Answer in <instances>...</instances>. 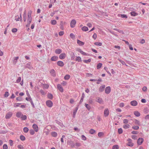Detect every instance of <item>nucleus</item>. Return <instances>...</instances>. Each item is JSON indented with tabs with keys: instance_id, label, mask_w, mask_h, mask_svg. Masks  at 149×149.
Masks as SVG:
<instances>
[{
	"instance_id": "49530a36",
	"label": "nucleus",
	"mask_w": 149,
	"mask_h": 149,
	"mask_svg": "<svg viewBox=\"0 0 149 149\" xmlns=\"http://www.w3.org/2000/svg\"><path fill=\"white\" fill-rule=\"evenodd\" d=\"M94 44L96 45H98L99 46H101L102 45V43L100 42H95L94 43Z\"/></svg>"
},
{
	"instance_id": "774afa93",
	"label": "nucleus",
	"mask_w": 149,
	"mask_h": 149,
	"mask_svg": "<svg viewBox=\"0 0 149 149\" xmlns=\"http://www.w3.org/2000/svg\"><path fill=\"white\" fill-rule=\"evenodd\" d=\"M145 119L146 120L149 119V114H148L145 116Z\"/></svg>"
},
{
	"instance_id": "58836bf2",
	"label": "nucleus",
	"mask_w": 149,
	"mask_h": 149,
	"mask_svg": "<svg viewBox=\"0 0 149 149\" xmlns=\"http://www.w3.org/2000/svg\"><path fill=\"white\" fill-rule=\"evenodd\" d=\"M29 130V129L28 127H25L23 129V131L25 133L27 132Z\"/></svg>"
},
{
	"instance_id": "603ef678",
	"label": "nucleus",
	"mask_w": 149,
	"mask_h": 149,
	"mask_svg": "<svg viewBox=\"0 0 149 149\" xmlns=\"http://www.w3.org/2000/svg\"><path fill=\"white\" fill-rule=\"evenodd\" d=\"M119 61L123 65H126V66H127V65L126 64L125 62L121 60H119Z\"/></svg>"
},
{
	"instance_id": "c85d7f7f",
	"label": "nucleus",
	"mask_w": 149,
	"mask_h": 149,
	"mask_svg": "<svg viewBox=\"0 0 149 149\" xmlns=\"http://www.w3.org/2000/svg\"><path fill=\"white\" fill-rule=\"evenodd\" d=\"M75 60L79 62H80L81 61V58L79 56H76Z\"/></svg>"
},
{
	"instance_id": "864d4df0",
	"label": "nucleus",
	"mask_w": 149,
	"mask_h": 149,
	"mask_svg": "<svg viewBox=\"0 0 149 149\" xmlns=\"http://www.w3.org/2000/svg\"><path fill=\"white\" fill-rule=\"evenodd\" d=\"M22 116L21 117V119L22 120H25L26 118L27 117L26 115H22Z\"/></svg>"
},
{
	"instance_id": "a211bd4d",
	"label": "nucleus",
	"mask_w": 149,
	"mask_h": 149,
	"mask_svg": "<svg viewBox=\"0 0 149 149\" xmlns=\"http://www.w3.org/2000/svg\"><path fill=\"white\" fill-rule=\"evenodd\" d=\"M58 59V57L56 56H54L52 57L51 60L52 61H56Z\"/></svg>"
},
{
	"instance_id": "de8ad7c7",
	"label": "nucleus",
	"mask_w": 149,
	"mask_h": 149,
	"mask_svg": "<svg viewBox=\"0 0 149 149\" xmlns=\"http://www.w3.org/2000/svg\"><path fill=\"white\" fill-rule=\"evenodd\" d=\"M91 61V59L89 58L87 60H84L83 61L84 63H88L90 62Z\"/></svg>"
},
{
	"instance_id": "473e14b6",
	"label": "nucleus",
	"mask_w": 149,
	"mask_h": 149,
	"mask_svg": "<svg viewBox=\"0 0 149 149\" xmlns=\"http://www.w3.org/2000/svg\"><path fill=\"white\" fill-rule=\"evenodd\" d=\"M70 76L69 75L66 74L64 78L65 80H68L70 78Z\"/></svg>"
},
{
	"instance_id": "1a4fd4ad",
	"label": "nucleus",
	"mask_w": 149,
	"mask_h": 149,
	"mask_svg": "<svg viewBox=\"0 0 149 149\" xmlns=\"http://www.w3.org/2000/svg\"><path fill=\"white\" fill-rule=\"evenodd\" d=\"M66 57V54L64 53H61L59 56V58L61 59H64Z\"/></svg>"
},
{
	"instance_id": "a19ab883",
	"label": "nucleus",
	"mask_w": 149,
	"mask_h": 149,
	"mask_svg": "<svg viewBox=\"0 0 149 149\" xmlns=\"http://www.w3.org/2000/svg\"><path fill=\"white\" fill-rule=\"evenodd\" d=\"M20 139L22 141H24L25 139V138L24 136L22 135H21L20 136Z\"/></svg>"
},
{
	"instance_id": "680f3d73",
	"label": "nucleus",
	"mask_w": 149,
	"mask_h": 149,
	"mask_svg": "<svg viewBox=\"0 0 149 149\" xmlns=\"http://www.w3.org/2000/svg\"><path fill=\"white\" fill-rule=\"evenodd\" d=\"M16 100L18 101H21L22 100V98L21 97H17Z\"/></svg>"
},
{
	"instance_id": "6e6d98bb",
	"label": "nucleus",
	"mask_w": 149,
	"mask_h": 149,
	"mask_svg": "<svg viewBox=\"0 0 149 149\" xmlns=\"http://www.w3.org/2000/svg\"><path fill=\"white\" fill-rule=\"evenodd\" d=\"M21 103H16L14 104V107H19L20 106Z\"/></svg>"
},
{
	"instance_id": "a18cd8bd",
	"label": "nucleus",
	"mask_w": 149,
	"mask_h": 149,
	"mask_svg": "<svg viewBox=\"0 0 149 149\" xmlns=\"http://www.w3.org/2000/svg\"><path fill=\"white\" fill-rule=\"evenodd\" d=\"M123 130L121 128H119L118 129V132L119 134H121L122 133Z\"/></svg>"
},
{
	"instance_id": "72a5a7b5",
	"label": "nucleus",
	"mask_w": 149,
	"mask_h": 149,
	"mask_svg": "<svg viewBox=\"0 0 149 149\" xmlns=\"http://www.w3.org/2000/svg\"><path fill=\"white\" fill-rule=\"evenodd\" d=\"M48 97L50 99H52L53 98V95L50 93H48L47 95Z\"/></svg>"
},
{
	"instance_id": "2eb2a0df",
	"label": "nucleus",
	"mask_w": 149,
	"mask_h": 149,
	"mask_svg": "<svg viewBox=\"0 0 149 149\" xmlns=\"http://www.w3.org/2000/svg\"><path fill=\"white\" fill-rule=\"evenodd\" d=\"M51 75L53 77H55L56 75L55 71L54 69H52L50 71Z\"/></svg>"
},
{
	"instance_id": "4d7b16f0",
	"label": "nucleus",
	"mask_w": 149,
	"mask_h": 149,
	"mask_svg": "<svg viewBox=\"0 0 149 149\" xmlns=\"http://www.w3.org/2000/svg\"><path fill=\"white\" fill-rule=\"evenodd\" d=\"M81 54L83 55L84 56H88V55L86 53L84 52L82 50H81L80 52Z\"/></svg>"
},
{
	"instance_id": "2f4dec72",
	"label": "nucleus",
	"mask_w": 149,
	"mask_h": 149,
	"mask_svg": "<svg viewBox=\"0 0 149 149\" xmlns=\"http://www.w3.org/2000/svg\"><path fill=\"white\" fill-rule=\"evenodd\" d=\"M89 132L90 134H93L95 133L96 131L94 130L91 129L90 130Z\"/></svg>"
},
{
	"instance_id": "f03ea898",
	"label": "nucleus",
	"mask_w": 149,
	"mask_h": 149,
	"mask_svg": "<svg viewBox=\"0 0 149 149\" xmlns=\"http://www.w3.org/2000/svg\"><path fill=\"white\" fill-rule=\"evenodd\" d=\"M76 23V21L75 19H73L72 20L70 23V26L72 28H74L75 26Z\"/></svg>"
},
{
	"instance_id": "0eeeda50",
	"label": "nucleus",
	"mask_w": 149,
	"mask_h": 149,
	"mask_svg": "<svg viewBox=\"0 0 149 149\" xmlns=\"http://www.w3.org/2000/svg\"><path fill=\"white\" fill-rule=\"evenodd\" d=\"M111 92V88L110 86L107 87L105 90V92L107 94H109Z\"/></svg>"
},
{
	"instance_id": "4c0bfd02",
	"label": "nucleus",
	"mask_w": 149,
	"mask_h": 149,
	"mask_svg": "<svg viewBox=\"0 0 149 149\" xmlns=\"http://www.w3.org/2000/svg\"><path fill=\"white\" fill-rule=\"evenodd\" d=\"M130 127V125L129 124H127L123 126V127L125 129L129 128Z\"/></svg>"
},
{
	"instance_id": "8fccbe9b",
	"label": "nucleus",
	"mask_w": 149,
	"mask_h": 149,
	"mask_svg": "<svg viewBox=\"0 0 149 149\" xmlns=\"http://www.w3.org/2000/svg\"><path fill=\"white\" fill-rule=\"evenodd\" d=\"M9 95V94L8 92H5V94H4V96L5 97H8Z\"/></svg>"
},
{
	"instance_id": "3c124183",
	"label": "nucleus",
	"mask_w": 149,
	"mask_h": 149,
	"mask_svg": "<svg viewBox=\"0 0 149 149\" xmlns=\"http://www.w3.org/2000/svg\"><path fill=\"white\" fill-rule=\"evenodd\" d=\"M30 134L31 135H33L35 134L34 131L33 130H29Z\"/></svg>"
},
{
	"instance_id": "9d476101",
	"label": "nucleus",
	"mask_w": 149,
	"mask_h": 149,
	"mask_svg": "<svg viewBox=\"0 0 149 149\" xmlns=\"http://www.w3.org/2000/svg\"><path fill=\"white\" fill-rule=\"evenodd\" d=\"M109 114V111L108 109H106L104 111V115L105 117L107 116Z\"/></svg>"
},
{
	"instance_id": "cd10ccee",
	"label": "nucleus",
	"mask_w": 149,
	"mask_h": 149,
	"mask_svg": "<svg viewBox=\"0 0 149 149\" xmlns=\"http://www.w3.org/2000/svg\"><path fill=\"white\" fill-rule=\"evenodd\" d=\"M22 115H23L22 114V113L20 112H17L16 114V116L18 118L20 117V116Z\"/></svg>"
},
{
	"instance_id": "f3484780",
	"label": "nucleus",
	"mask_w": 149,
	"mask_h": 149,
	"mask_svg": "<svg viewBox=\"0 0 149 149\" xmlns=\"http://www.w3.org/2000/svg\"><path fill=\"white\" fill-rule=\"evenodd\" d=\"M130 104L132 106H135L137 104V102L136 100H133L131 102Z\"/></svg>"
},
{
	"instance_id": "423d86ee",
	"label": "nucleus",
	"mask_w": 149,
	"mask_h": 149,
	"mask_svg": "<svg viewBox=\"0 0 149 149\" xmlns=\"http://www.w3.org/2000/svg\"><path fill=\"white\" fill-rule=\"evenodd\" d=\"M12 113L11 112H9L6 114L5 118L6 119L10 118L12 115Z\"/></svg>"
},
{
	"instance_id": "c9c22d12",
	"label": "nucleus",
	"mask_w": 149,
	"mask_h": 149,
	"mask_svg": "<svg viewBox=\"0 0 149 149\" xmlns=\"http://www.w3.org/2000/svg\"><path fill=\"white\" fill-rule=\"evenodd\" d=\"M71 57L72 60H75V56L74 53H72V54H71Z\"/></svg>"
},
{
	"instance_id": "338daca9",
	"label": "nucleus",
	"mask_w": 149,
	"mask_h": 149,
	"mask_svg": "<svg viewBox=\"0 0 149 149\" xmlns=\"http://www.w3.org/2000/svg\"><path fill=\"white\" fill-rule=\"evenodd\" d=\"M81 138L82 140L85 141L86 140V137L83 135H82L81 136Z\"/></svg>"
},
{
	"instance_id": "09e8293b",
	"label": "nucleus",
	"mask_w": 149,
	"mask_h": 149,
	"mask_svg": "<svg viewBox=\"0 0 149 149\" xmlns=\"http://www.w3.org/2000/svg\"><path fill=\"white\" fill-rule=\"evenodd\" d=\"M15 20H16L17 21H19L20 20V18L18 15H16L15 16Z\"/></svg>"
},
{
	"instance_id": "4468645a",
	"label": "nucleus",
	"mask_w": 149,
	"mask_h": 149,
	"mask_svg": "<svg viewBox=\"0 0 149 149\" xmlns=\"http://www.w3.org/2000/svg\"><path fill=\"white\" fill-rule=\"evenodd\" d=\"M32 127L35 131L37 132L38 131V127L37 125L36 124H33L32 125Z\"/></svg>"
},
{
	"instance_id": "b1692460",
	"label": "nucleus",
	"mask_w": 149,
	"mask_h": 149,
	"mask_svg": "<svg viewBox=\"0 0 149 149\" xmlns=\"http://www.w3.org/2000/svg\"><path fill=\"white\" fill-rule=\"evenodd\" d=\"M19 58V57L17 56L15 57L14 59L13 60V63L14 64H15L17 61V60Z\"/></svg>"
},
{
	"instance_id": "ea45409f",
	"label": "nucleus",
	"mask_w": 149,
	"mask_h": 149,
	"mask_svg": "<svg viewBox=\"0 0 149 149\" xmlns=\"http://www.w3.org/2000/svg\"><path fill=\"white\" fill-rule=\"evenodd\" d=\"M134 123L136 125H140V121L136 119H135Z\"/></svg>"
},
{
	"instance_id": "37998d69",
	"label": "nucleus",
	"mask_w": 149,
	"mask_h": 149,
	"mask_svg": "<svg viewBox=\"0 0 149 149\" xmlns=\"http://www.w3.org/2000/svg\"><path fill=\"white\" fill-rule=\"evenodd\" d=\"M132 128L134 130H138L139 128V127L137 126H132Z\"/></svg>"
},
{
	"instance_id": "dca6fc26",
	"label": "nucleus",
	"mask_w": 149,
	"mask_h": 149,
	"mask_svg": "<svg viewBox=\"0 0 149 149\" xmlns=\"http://www.w3.org/2000/svg\"><path fill=\"white\" fill-rule=\"evenodd\" d=\"M78 109V106L76 107L75 108V109L74 110L73 114V118H74L75 117L76 113H77V111Z\"/></svg>"
},
{
	"instance_id": "f8f14e48",
	"label": "nucleus",
	"mask_w": 149,
	"mask_h": 149,
	"mask_svg": "<svg viewBox=\"0 0 149 149\" xmlns=\"http://www.w3.org/2000/svg\"><path fill=\"white\" fill-rule=\"evenodd\" d=\"M57 87L58 89L59 90V91L61 92H63V89L62 87L61 86V85H60V84H58L57 85Z\"/></svg>"
},
{
	"instance_id": "5fc2aeb1",
	"label": "nucleus",
	"mask_w": 149,
	"mask_h": 149,
	"mask_svg": "<svg viewBox=\"0 0 149 149\" xmlns=\"http://www.w3.org/2000/svg\"><path fill=\"white\" fill-rule=\"evenodd\" d=\"M56 123L59 125L61 126H62L63 125V124L60 121H59L57 120H56Z\"/></svg>"
},
{
	"instance_id": "a878e982",
	"label": "nucleus",
	"mask_w": 149,
	"mask_h": 149,
	"mask_svg": "<svg viewBox=\"0 0 149 149\" xmlns=\"http://www.w3.org/2000/svg\"><path fill=\"white\" fill-rule=\"evenodd\" d=\"M118 15L119 17H121L122 18H127V16L126 15L118 14Z\"/></svg>"
},
{
	"instance_id": "bb28decb",
	"label": "nucleus",
	"mask_w": 149,
	"mask_h": 149,
	"mask_svg": "<svg viewBox=\"0 0 149 149\" xmlns=\"http://www.w3.org/2000/svg\"><path fill=\"white\" fill-rule=\"evenodd\" d=\"M96 101L100 104L102 103L103 102L102 99L100 97L98 98Z\"/></svg>"
},
{
	"instance_id": "e2e57ef3",
	"label": "nucleus",
	"mask_w": 149,
	"mask_h": 149,
	"mask_svg": "<svg viewBox=\"0 0 149 149\" xmlns=\"http://www.w3.org/2000/svg\"><path fill=\"white\" fill-rule=\"evenodd\" d=\"M17 148L19 149H24V148L21 145H19L17 146Z\"/></svg>"
},
{
	"instance_id": "69168bd1",
	"label": "nucleus",
	"mask_w": 149,
	"mask_h": 149,
	"mask_svg": "<svg viewBox=\"0 0 149 149\" xmlns=\"http://www.w3.org/2000/svg\"><path fill=\"white\" fill-rule=\"evenodd\" d=\"M40 92L43 95H45V94L44 91L42 89L40 90Z\"/></svg>"
},
{
	"instance_id": "39448f33",
	"label": "nucleus",
	"mask_w": 149,
	"mask_h": 149,
	"mask_svg": "<svg viewBox=\"0 0 149 149\" xmlns=\"http://www.w3.org/2000/svg\"><path fill=\"white\" fill-rule=\"evenodd\" d=\"M143 141V139L141 138H139L138 139L137 141V143L139 145H140L142 144Z\"/></svg>"
},
{
	"instance_id": "f257e3e1",
	"label": "nucleus",
	"mask_w": 149,
	"mask_h": 149,
	"mask_svg": "<svg viewBox=\"0 0 149 149\" xmlns=\"http://www.w3.org/2000/svg\"><path fill=\"white\" fill-rule=\"evenodd\" d=\"M32 13V11L29 10L28 11L27 15L28 17L27 19V24L26 25V27H29L30 25V23H31L32 20V17L31 16Z\"/></svg>"
},
{
	"instance_id": "7ed1b4c3",
	"label": "nucleus",
	"mask_w": 149,
	"mask_h": 149,
	"mask_svg": "<svg viewBox=\"0 0 149 149\" xmlns=\"http://www.w3.org/2000/svg\"><path fill=\"white\" fill-rule=\"evenodd\" d=\"M46 105L49 107H51L53 105V103L50 100L47 101L46 102Z\"/></svg>"
},
{
	"instance_id": "20e7f679",
	"label": "nucleus",
	"mask_w": 149,
	"mask_h": 149,
	"mask_svg": "<svg viewBox=\"0 0 149 149\" xmlns=\"http://www.w3.org/2000/svg\"><path fill=\"white\" fill-rule=\"evenodd\" d=\"M127 141L128 142L127 144V145L131 147H132L134 146V143L132 142V140L131 139L129 138Z\"/></svg>"
},
{
	"instance_id": "6ab92c4d",
	"label": "nucleus",
	"mask_w": 149,
	"mask_h": 149,
	"mask_svg": "<svg viewBox=\"0 0 149 149\" xmlns=\"http://www.w3.org/2000/svg\"><path fill=\"white\" fill-rule=\"evenodd\" d=\"M77 43L79 46L83 45L84 43L82 41H80L79 40H77Z\"/></svg>"
},
{
	"instance_id": "c756f323",
	"label": "nucleus",
	"mask_w": 149,
	"mask_h": 149,
	"mask_svg": "<svg viewBox=\"0 0 149 149\" xmlns=\"http://www.w3.org/2000/svg\"><path fill=\"white\" fill-rule=\"evenodd\" d=\"M28 96L29 97H26V99L27 101L30 102L32 100V99L31 98L29 94V95H28Z\"/></svg>"
},
{
	"instance_id": "5701e85b",
	"label": "nucleus",
	"mask_w": 149,
	"mask_h": 149,
	"mask_svg": "<svg viewBox=\"0 0 149 149\" xmlns=\"http://www.w3.org/2000/svg\"><path fill=\"white\" fill-rule=\"evenodd\" d=\"M134 114L137 117H139L140 115V113L138 111H134Z\"/></svg>"
},
{
	"instance_id": "412c9836",
	"label": "nucleus",
	"mask_w": 149,
	"mask_h": 149,
	"mask_svg": "<svg viewBox=\"0 0 149 149\" xmlns=\"http://www.w3.org/2000/svg\"><path fill=\"white\" fill-rule=\"evenodd\" d=\"M69 144L72 148L74 147L75 144L73 141H70L69 142Z\"/></svg>"
},
{
	"instance_id": "7c9ffc66",
	"label": "nucleus",
	"mask_w": 149,
	"mask_h": 149,
	"mask_svg": "<svg viewBox=\"0 0 149 149\" xmlns=\"http://www.w3.org/2000/svg\"><path fill=\"white\" fill-rule=\"evenodd\" d=\"M82 30L84 31H86L88 30V27L84 26L81 28Z\"/></svg>"
},
{
	"instance_id": "6e6552de",
	"label": "nucleus",
	"mask_w": 149,
	"mask_h": 149,
	"mask_svg": "<svg viewBox=\"0 0 149 149\" xmlns=\"http://www.w3.org/2000/svg\"><path fill=\"white\" fill-rule=\"evenodd\" d=\"M25 68H28L30 70H31L33 68V67L31 65L30 63H29L26 64L25 65Z\"/></svg>"
},
{
	"instance_id": "c03bdc74",
	"label": "nucleus",
	"mask_w": 149,
	"mask_h": 149,
	"mask_svg": "<svg viewBox=\"0 0 149 149\" xmlns=\"http://www.w3.org/2000/svg\"><path fill=\"white\" fill-rule=\"evenodd\" d=\"M51 23L53 25H55L56 23V21L55 20H52L51 21Z\"/></svg>"
},
{
	"instance_id": "f704fd0d",
	"label": "nucleus",
	"mask_w": 149,
	"mask_h": 149,
	"mask_svg": "<svg viewBox=\"0 0 149 149\" xmlns=\"http://www.w3.org/2000/svg\"><path fill=\"white\" fill-rule=\"evenodd\" d=\"M119 148V147L118 145H113L112 147V149H118Z\"/></svg>"
},
{
	"instance_id": "bf43d9fd",
	"label": "nucleus",
	"mask_w": 149,
	"mask_h": 149,
	"mask_svg": "<svg viewBox=\"0 0 149 149\" xmlns=\"http://www.w3.org/2000/svg\"><path fill=\"white\" fill-rule=\"evenodd\" d=\"M103 135V133L102 132H99L98 134V136L99 137H100Z\"/></svg>"
},
{
	"instance_id": "4be33fe9",
	"label": "nucleus",
	"mask_w": 149,
	"mask_h": 149,
	"mask_svg": "<svg viewBox=\"0 0 149 149\" xmlns=\"http://www.w3.org/2000/svg\"><path fill=\"white\" fill-rule=\"evenodd\" d=\"M130 13L131 15L132 16H135L138 15V13L134 11H132Z\"/></svg>"
},
{
	"instance_id": "0e129e2a",
	"label": "nucleus",
	"mask_w": 149,
	"mask_h": 149,
	"mask_svg": "<svg viewBox=\"0 0 149 149\" xmlns=\"http://www.w3.org/2000/svg\"><path fill=\"white\" fill-rule=\"evenodd\" d=\"M21 77H19L18 79L16 80V82L17 83H19L21 81Z\"/></svg>"
},
{
	"instance_id": "e433bc0d",
	"label": "nucleus",
	"mask_w": 149,
	"mask_h": 149,
	"mask_svg": "<svg viewBox=\"0 0 149 149\" xmlns=\"http://www.w3.org/2000/svg\"><path fill=\"white\" fill-rule=\"evenodd\" d=\"M85 105L86 107L88 110L89 111L91 109V107L89 104H85Z\"/></svg>"
},
{
	"instance_id": "ddd939ff",
	"label": "nucleus",
	"mask_w": 149,
	"mask_h": 149,
	"mask_svg": "<svg viewBox=\"0 0 149 149\" xmlns=\"http://www.w3.org/2000/svg\"><path fill=\"white\" fill-rule=\"evenodd\" d=\"M57 64L60 67H63L64 65L63 62L61 61H58L57 62Z\"/></svg>"
},
{
	"instance_id": "79ce46f5",
	"label": "nucleus",
	"mask_w": 149,
	"mask_h": 149,
	"mask_svg": "<svg viewBox=\"0 0 149 149\" xmlns=\"http://www.w3.org/2000/svg\"><path fill=\"white\" fill-rule=\"evenodd\" d=\"M102 65V63H99L97 65V69H100Z\"/></svg>"
},
{
	"instance_id": "13d9d810",
	"label": "nucleus",
	"mask_w": 149,
	"mask_h": 149,
	"mask_svg": "<svg viewBox=\"0 0 149 149\" xmlns=\"http://www.w3.org/2000/svg\"><path fill=\"white\" fill-rule=\"evenodd\" d=\"M81 54L83 55L84 56H88V55L86 53L84 52L82 50H81L80 52Z\"/></svg>"
},
{
	"instance_id": "9b49d317",
	"label": "nucleus",
	"mask_w": 149,
	"mask_h": 149,
	"mask_svg": "<svg viewBox=\"0 0 149 149\" xmlns=\"http://www.w3.org/2000/svg\"><path fill=\"white\" fill-rule=\"evenodd\" d=\"M105 87V85H103L101 86L99 88V91L100 92H103L104 90Z\"/></svg>"
},
{
	"instance_id": "052dcab7",
	"label": "nucleus",
	"mask_w": 149,
	"mask_h": 149,
	"mask_svg": "<svg viewBox=\"0 0 149 149\" xmlns=\"http://www.w3.org/2000/svg\"><path fill=\"white\" fill-rule=\"evenodd\" d=\"M8 147L7 145L6 144H4L3 145V149H8Z\"/></svg>"
},
{
	"instance_id": "aec40b11",
	"label": "nucleus",
	"mask_w": 149,
	"mask_h": 149,
	"mask_svg": "<svg viewBox=\"0 0 149 149\" xmlns=\"http://www.w3.org/2000/svg\"><path fill=\"white\" fill-rule=\"evenodd\" d=\"M62 52V50L61 49H57L55 50V52L56 54H61Z\"/></svg>"
},
{
	"instance_id": "393cba45",
	"label": "nucleus",
	"mask_w": 149,
	"mask_h": 149,
	"mask_svg": "<svg viewBox=\"0 0 149 149\" xmlns=\"http://www.w3.org/2000/svg\"><path fill=\"white\" fill-rule=\"evenodd\" d=\"M51 134L52 136L54 137H56L57 135V133L55 132H52Z\"/></svg>"
}]
</instances>
